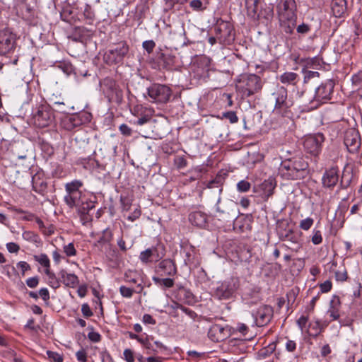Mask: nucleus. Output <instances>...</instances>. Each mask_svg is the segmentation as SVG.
Instances as JSON below:
<instances>
[{
    "label": "nucleus",
    "mask_w": 362,
    "mask_h": 362,
    "mask_svg": "<svg viewBox=\"0 0 362 362\" xmlns=\"http://www.w3.org/2000/svg\"><path fill=\"white\" fill-rule=\"evenodd\" d=\"M253 316L257 325L264 326L270 321L272 316V309L270 306L262 305L253 313Z\"/></svg>",
    "instance_id": "10"
},
{
    "label": "nucleus",
    "mask_w": 362,
    "mask_h": 362,
    "mask_svg": "<svg viewBox=\"0 0 362 362\" xmlns=\"http://www.w3.org/2000/svg\"><path fill=\"white\" fill-rule=\"evenodd\" d=\"M139 259L145 264L152 262L153 259L151 250L148 248L146 250L142 251L139 255Z\"/></svg>",
    "instance_id": "30"
},
{
    "label": "nucleus",
    "mask_w": 362,
    "mask_h": 362,
    "mask_svg": "<svg viewBox=\"0 0 362 362\" xmlns=\"http://www.w3.org/2000/svg\"><path fill=\"white\" fill-rule=\"evenodd\" d=\"M76 358L80 362H86L87 361V354L86 351L83 349L78 351L76 354Z\"/></svg>",
    "instance_id": "47"
},
{
    "label": "nucleus",
    "mask_w": 362,
    "mask_h": 362,
    "mask_svg": "<svg viewBox=\"0 0 362 362\" xmlns=\"http://www.w3.org/2000/svg\"><path fill=\"white\" fill-rule=\"evenodd\" d=\"M332 89L333 84L331 82L320 86L315 91V100L317 101H322L329 99Z\"/></svg>",
    "instance_id": "15"
},
{
    "label": "nucleus",
    "mask_w": 362,
    "mask_h": 362,
    "mask_svg": "<svg viewBox=\"0 0 362 362\" xmlns=\"http://www.w3.org/2000/svg\"><path fill=\"white\" fill-rule=\"evenodd\" d=\"M314 220L312 218L308 217L300 221L299 227L303 230H308L313 225Z\"/></svg>",
    "instance_id": "35"
},
{
    "label": "nucleus",
    "mask_w": 362,
    "mask_h": 362,
    "mask_svg": "<svg viewBox=\"0 0 362 362\" xmlns=\"http://www.w3.org/2000/svg\"><path fill=\"white\" fill-rule=\"evenodd\" d=\"M129 52V47L125 42H119L109 49L105 54V59L108 64L120 62Z\"/></svg>",
    "instance_id": "5"
},
{
    "label": "nucleus",
    "mask_w": 362,
    "mask_h": 362,
    "mask_svg": "<svg viewBox=\"0 0 362 362\" xmlns=\"http://www.w3.org/2000/svg\"><path fill=\"white\" fill-rule=\"evenodd\" d=\"M142 46L148 53H151L156 46V43L153 40H146L143 42Z\"/></svg>",
    "instance_id": "44"
},
{
    "label": "nucleus",
    "mask_w": 362,
    "mask_h": 362,
    "mask_svg": "<svg viewBox=\"0 0 362 362\" xmlns=\"http://www.w3.org/2000/svg\"><path fill=\"white\" fill-rule=\"evenodd\" d=\"M338 179L337 169L331 168L325 172L322 177V183L327 187H332L337 183Z\"/></svg>",
    "instance_id": "14"
},
{
    "label": "nucleus",
    "mask_w": 362,
    "mask_h": 362,
    "mask_svg": "<svg viewBox=\"0 0 362 362\" xmlns=\"http://www.w3.org/2000/svg\"><path fill=\"white\" fill-rule=\"evenodd\" d=\"M336 279L339 281H344L347 278L346 272L343 269L342 271L335 272Z\"/></svg>",
    "instance_id": "58"
},
{
    "label": "nucleus",
    "mask_w": 362,
    "mask_h": 362,
    "mask_svg": "<svg viewBox=\"0 0 362 362\" xmlns=\"http://www.w3.org/2000/svg\"><path fill=\"white\" fill-rule=\"evenodd\" d=\"M275 105L274 112L284 115L293 105V101L287 98V90L284 87H279L272 94Z\"/></svg>",
    "instance_id": "4"
},
{
    "label": "nucleus",
    "mask_w": 362,
    "mask_h": 362,
    "mask_svg": "<svg viewBox=\"0 0 362 362\" xmlns=\"http://www.w3.org/2000/svg\"><path fill=\"white\" fill-rule=\"evenodd\" d=\"M332 282L329 280L325 281L324 283L320 285V290L322 293H327L332 288Z\"/></svg>",
    "instance_id": "48"
},
{
    "label": "nucleus",
    "mask_w": 362,
    "mask_h": 362,
    "mask_svg": "<svg viewBox=\"0 0 362 362\" xmlns=\"http://www.w3.org/2000/svg\"><path fill=\"white\" fill-rule=\"evenodd\" d=\"M322 242V236L321 231L319 230H314L312 236V243L314 245H319Z\"/></svg>",
    "instance_id": "39"
},
{
    "label": "nucleus",
    "mask_w": 362,
    "mask_h": 362,
    "mask_svg": "<svg viewBox=\"0 0 362 362\" xmlns=\"http://www.w3.org/2000/svg\"><path fill=\"white\" fill-rule=\"evenodd\" d=\"M34 259L39 264L45 268V274H49L50 261L49 257L45 254H40V255H35Z\"/></svg>",
    "instance_id": "25"
},
{
    "label": "nucleus",
    "mask_w": 362,
    "mask_h": 362,
    "mask_svg": "<svg viewBox=\"0 0 362 362\" xmlns=\"http://www.w3.org/2000/svg\"><path fill=\"white\" fill-rule=\"evenodd\" d=\"M344 144L351 153L358 152L361 146V139L358 131L349 129L345 132Z\"/></svg>",
    "instance_id": "8"
},
{
    "label": "nucleus",
    "mask_w": 362,
    "mask_h": 362,
    "mask_svg": "<svg viewBox=\"0 0 362 362\" xmlns=\"http://www.w3.org/2000/svg\"><path fill=\"white\" fill-rule=\"evenodd\" d=\"M112 238V232L109 229H105L103 231L102 236L100 238L98 242L101 243H109Z\"/></svg>",
    "instance_id": "36"
},
{
    "label": "nucleus",
    "mask_w": 362,
    "mask_h": 362,
    "mask_svg": "<svg viewBox=\"0 0 362 362\" xmlns=\"http://www.w3.org/2000/svg\"><path fill=\"white\" fill-rule=\"evenodd\" d=\"M331 9L335 17H341L346 11V0H332Z\"/></svg>",
    "instance_id": "18"
},
{
    "label": "nucleus",
    "mask_w": 362,
    "mask_h": 362,
    "mask_svg": "<svg viewBox=\"0 0 362 362\" xmlns=\"http://www.w3.org/2000/svg\"><path fill=\"white\" fill-rule=\"evenodd\" d=\"M124 355V359L127 362H134V356L133 351L129 349H124L123 352Z\"/></svg>",
    "instance_id": "43"
},
{
    "label": "nucleus",
    "mask_w": 362,
    "mask_h": 362,
    "mask_svg": "<svg viewBox=\"0 0 362 362\" xmlns=\"http://www.w3.org/2000/svg\"><path fill=\"white\" fill-rule=\"evenodd\" d=\"M119 291L121 295L125 298H131L134 292V291L132 288H129L124 286H122L119 288Z\"/></svg>",
    "instance_id": "42"
},
{
    "label": "nucleus",
    "mask_w": 362,
    "mask_h": 362,
    "mask_svg": "<svg viewBox=\"0 0 362 362\" xmlns=\"http://www.w3.org/2000/svg\"><path fill=\"white\" fill-rule=\"evenodd\" d=\"M260 187L263 191V195L266 197H269L273 194V191L275 188V184L272 179H268L262 183Z\"/></svg>",
    "instance_id": "22"
},
{
    "label": "nucleus",
    "mask_w": 362,
    "mask_h": 362,
    "mask_svg": "<svg viewBox=\"0 0 362 362\" xmlns=\"http://www.w3.org/2000/svg\"><path fill=\"white\" fill-rule=\"evenodd\" d=\"M189 220L196 226L204 227L206 223V216L202 212L195 211L190 214Z\"/></svg>",
    "instance_id": "21"
},
{
    "label": "nucleus",
    "mask_w": 362,
    "mask_h": 362,
    "mask_svg": "<svg viewBox=\"0 0 362 362\" xmlns=\"http://www.w3.org/2000/svg\"><path fill=\"white\" fill-rule=\"evenodd\" d=\"M296 348V344L294 341L288 340L286 344V349L288 351H293Z\"/></svg>",
    "instance_id": "60"
},
{
    "label": "nucleus",
    "mask_w": 362,
    "mask_h": 362,
    "mask_svg": "<svg viewBox=\"0 0 362 362\" xmlns=\"http://www.w3.org/2000/svg\"><path fill=\"white\" fill-rule=\"evenodd\" d=\"M34 120L39 127H47L52 120V113L47 107H41L34 115Z\"/></svg>",
    "instance_id": "12"
},
{
    "label": "nucleus",
    "mask_w": 362,
    "mask_h": 362,
    "mask_svg": "<svg viewBox=\"0 0 362 362\" xmlns=\"http://www.w3.org/2000/svg\"><path fill=\"white\" fill-rule=\"evenodd\" d=\"M323 329V325L320 323V320H317L309 325L308 333L310 336L316 337L321 333Z\"/></svg>",
    "instance_id": "23"
},
{
    "label": "nucleus",
    "mask_w": 362,
    "mask_h": 362,
    "mask_svg": "<svg viewBox=\"0 0 362 362\" xmlns=\"http://www.w3.org/2000/svg\"><path fill=\"white\" fill-rule=\"evenodd\" d=\"M6 248L8 251L11 253H16L18 252L20 247L15 243H8L6 244Z\"/></svg>",
    "instance_id": "50"
},
{
    "label": "nucleus",
    "mask_w": 362,
    "mask_h": 362,
    "mask_svg": "<svg viewBox=\"0 0 362 362\" xmlns=\"http://www.w3.org/2000/svg\"><path fill=\"white\" fill-rule=\"evenodd\" d=\"M17 267L21 269L23 275L25 274V272L30 269V265L24 261L19 262L17 264Z\"/></svg>",
    "instance_id": "56"
},
{
    "label": "nucleus",
    "mask_w": 362,
    "mask_h": 362,
    "mask_svg": "<svg viewBox=\"0 0 362 362\" xmlns=\"http://www.w3.org/2000/svg\"><path fill=\"white\" fill-rule=\"evenodd\" d=\"M279 18L281 25L284 28L287 33H291L296 25V17L293 11L281 12L279 14Z\"/></svg>",
    "instance_id": "11"
},
{
    "label": "nucleus",
    "mask_w": 362,
    "mask_h": 362,
    "mask_svg": "<svg viewBox=\"0 0 362 362\" xmlns=\"http://www.w3.org/2000/svg\"><path fill=\"white\" fill-rule=\"evenodd\" d=\"M308 321V317L306 316H301L297 320V324L301 331H303L304 329V328L305 327Z\"/></svg>",
    "instance_id": "51"
},
{
    "label": "nucleus",
    "mask_w": 362,
    "mask_h": 362,
    "mask_svg": "<svg viewBox=\"0 0 362 362\" xmlns=\"http://www.w3.org/2000/svg\"><path fill=\"white\" fill-rule=\"evenodd\" d=\"M47 355L48 358L54 362H62L64 359L63 356L57 352L47 351Z\"/></svg>",
    "instance_id": "37"
},
{
    "label": "nucleus",
    "mask_w": 362,
    "mask_h": 362,
    "mask_svg": "<svg viewBox=\"0 0 362 362\" xmlns=\"http://www.w3.org/2000/svg\"><path fill=\"white\" fill-rule=\"evenodd\" d=\"M64 252L67 256L76 255V251L73 243H69L64 247Z\"/></svg>",
    "instance_id": "40"
},
{
    "label": "nucleus",
    "mask_w": 362,
    "mask_h": 362,
    "mask_svg": "<svg viewBox=\"0 0 362 362\" xmlns=\"http://www.w3.org/2000/svg\"><path fill=\"white\" fill-rule=\"evenodd\" d=\"M148 95L153 103H166L171 97L172 90L165 85L153 84L148 88Z\"/></svg>",
    "instance_id": "3"
},
{
    "label": "nucleus",
    "mask_w": 362,
    "mask_h": 362,
    "mask_svg": "<svg viewBox=\"0 0 362 362\" xmlns=\"http://www.w3.org/2000/svg\"><path fill=\"white\" fill-rule=\"evenodd\" d=\"M84 198L82 197L81 192L66 194L64 196V202L71 208L79 207Z\"/></svg>",
    "instance_id": "16"
},
{
    "label": "nucleus",
    "mask_w": 362,
    "mask_h": 362,
    "mask_svg": "<svg viewBox=\"0 0 362 362\" xmlns=\"http://www.w3.org/2000/svg\"><path fill=\"white\" fill-rule=\"evenodd\" d=\"M82 182L79 180H73L70 182H68L65 185L66 192V194H71L80 192V188L82 187Z\"/></svg>",
    "instance_id": "26"
},
{
    "label": "nucleus",
    "mask_w": 362,
    "mask_h": 362,
    "mask_svg": "<svg viewBox=\"0 0 362 362\" xmlns=\"http://www.w3.org/2000/svg\"><path fill=\"white\" fill-rule=\"evenodd\" d=\"M39 296L42 298L45 302H47L49 299V293L46 288H41L39 291Z\"/></svg>",
    "instance_id": "54"
},
{
    "label": "nucleus",
    "mask_w": 362,
    "mask_h": 362,
    "mask_svg": "<svg viewBox=\"0 0 362 362\" xmlns=\"http://www.w3.org/2000/svg\"><path fill=\"white\" fill-rule=\"evenodd\" d=\"M235 88L243 97H250L262 89V83L255 74H243L237 79Z\"/></svg>",
    "instance_id": "2"
},
{
    "label": "nucleus",
    "mask_w": 362,
    "mask_h": 362,
    "mask_svg": "<svg viewBox=\"0 0 362 362\" xmlns=\"http://www.w3.org/2000/svg\"><path fill=\"white\" fill-rule=\"evenodd\" d=\"M153 255V259L155 262H157L165 256L164 249L162 246L160 247H155L152 248H149Z\"/></svg>",
    "instance_id": "29"
},
{
    "label": "nucleus",
    "mask_w": 362,
    "mask_h": 362,
    "mask_svg": "<svg viewBox=\"0 0 362 362\" xmlns=\"http://www.w3.org/2000/svg\"><path fill=\"white\" fill-rule=\"evenodd\" d=\"M59 275L64 284L66 286L74 288L79 283L78 276L74 274L68 273L64 270H62L59 272Z\"/></svg>",
    "instance_id": "17"
},
{
    "label": "nucleus",
    "mask_w": 362,
    "mask_h": 362,
    "mask_svg": "<svg viewBox=\"0 0 362 362\" xmlns=\"http://www.w3.org/2000/svg\"><path fill=\"white\" fill-rule=\"evenodd\" d=\"M140 216H141V210H140L139 207H136V208H135L134 211L129 216H127V219L131 221H134L136 219L139 218Z\"/></svg>",
    "instance_id": "49"
},
{
    "label": "nucleus",
    "mask_w": 362,
    "mask_h": 362,
    "mask_svg": "<svg viewBox=\"0 0 362 362\" xmlns=\"http://www.w3.org/2000/svg\"><path fill=\"white\" fill-rule=\"evenodd\" d=\"M224 332L225 329L222 326L214 325L210 328L209 336L213 341H222L226 337Z\"/></svg>",
    "instance_id": "19"
},
{
    "label": "nucleus",
    "mask_w": 362,
    "mask_h": 362,
    "mask_svg": "<svg viewBox=\"0 0 362 362\" xmlns=\"http://www.w3.org/2000/svg\"><path fill=\"white\" fill-rule=\"evenodd\" d=\"M294 4L293 0H284L278 6V14L281 12H287L288 11H293L292 6Z\"/></svg>",
    "instance_id": "28"
},
{
    "label": "nucleus",
    "mask_w": 362,
    "mask_h": 362,
    "mask_svg": "<svg viewBox=\"0 0 362 362\" xmlns=\"http://www.w3.org/2000/svg\"><path fill=\"white\" fill-rule=\"evenodd\" d=\"M238 288L235 279L225 281L216 289V296L219 299H228L233 295Z\"/></svg>",
    "instance_id": "9"
},
{
    "label": "nucleus",
    "mask_w": 362,
    "mask_h": 362,
    "mask_svg": "<svg viewBox=\"0 0 362 362\" xmlns=\"http://www.w3.org/2000/svg\"><path fill=\"white\" fill-rule=\"evenodd\" d=\"M223 117L228 119L230 122V123H235L238 120L236 114L232 111L223 113Z\"/></svg>",
    "instance_id": "46"
},
{
    "label": "nucleus",
    "mask_w": 362,
    "mask_h": 362,
    "mask_svg": "<svg viewBox=\"0 0 362 362\" xmlns=\"http://www.w3.org/2000/svg\"><path fill=\"white\" fill-rule=\"evenodd\" d=\"M309 26L306 24H301L297 27V32L301 34L307 33L309 31Z\"/></svg>",
    "instance_id": "59"
},
{
    "label": "nucleus",
    "mask_w": 362,
    "mask_h": 362,
    "mask_svg": "<svg viewBox=\"0 0 362 362\" xmlns=\"http://www.w3.org/2000/svg\"><path fill=\"white\" fill-rule=\"evenodd\" d=\"M280 81L284 84H296L298 75L294 72H285L279 77Z\"/></svg>",
    "instance_id": "24"
},
{
    "label": "nucleus",
    "mask_w": 362,
    "mask_h": 362,
    "mask_svg": "<svg viewBox=\"0 0 362 362\" xmlns=\"http://www.w3.org/2000/svg\"><path fill=\"white\" fill-rule=\"evenodd\" d=\"M16 37L8 29L0 30V54H6L12 52L16 47Z\"/></svg>",
    "instance_id": "6"
},
{
    "label": "nucleus",
    "mask_w": 362,
    "mask_h": 362,
    "mask_svg": "<svg viewBox=\"0 0 362 362\" xmlns=\"http://www.w3.org/2000/svg\"><path fill=\"white\" fill-rule=\"evenodd\" d=\"M147 362H162L160 357L150 356L146 358Z\"/></svg>",
    "instance_id": "64"
},
{
    "label": "nucleus",
    "mask_w": 362,
    "mask_h": 362,
    "mask_svg": "<svg viewBox=\"0 0 362 362\" xmlns=\"http://www.w3.org/2000/svg\"><path fill=\"white\" fill-rule=\"evenodd\" d=\"M288 226V222L287 220H281L279 222V232L281 235V237L284 238H288L289 235L292 233V230L291 228H288V230H285V231H282L281 228L283 227H286Z\"/></svg>",
    "instance_id": "32"
},
{
    "label": "nucleus",
    "mask_w": 362,
    "mask_h": 362,
    "mask_svg": "<svg viewBox=\"0 0 362 362\" xmlns=\"http://www.w3.org/2000/svg\"><path fill=\"white\" fill-rule=\"evenodd\" d=\"M189 4L192 8L196 10L201 8L202 6V2L200 0H192Z\"/></svg>",
    "instance_id": "61"
},
{
    "label": "nucleus",
    "mask_w": 362,
    "mask_h": 362,
    "mask_svg": "<svg viewBox=\"0 0 362 362\" xmlns=\"http://www.w3.org/2000/svg\"><path fill=\"white\" fill-rule=\"evenodd\" d=\"M158 272L165 275H173L176 272V268L173 261L164 259L159 263Z\"/></svg>",
    "instance_id": "20"
},
{
    "label": "nucleus",
    "mask_w": 362,
    "mask_h": 362,
    "mask_svg": "<svg viewBox=\"0 0 362 362\" xmlns=\"http://www.w3.org/2000/svg\"><path fill=\"white\" fill-rule=\"evenodd\" d=\"M153 280L154 282L158 285L163 286L165 288H171L173 284L174 281L172 279L166 278V279H160L158 277H153Z\"/></svg>",
    "instance_id": "33"
},
{
    "label": "nucleus",
    "mask_w": 362,
    "mask_h": 362,
    "mask_svg": "<svg viewBox=\"0 0 362 362\" xmlns=\"http://www.w3.org/2000/svg\"><path fill=\"white\" fill-rule=\"evenodd\" d=\"M47 275L48 276V283L49 286L54 288H58L59 286V283L56 279L54 274L49 271V274Z\"/></svg>",
    "instance_id": "41"
},
{
    "label": "nucleus",
    "mask_w": 362,
    "mask_h": 362,
    "mask_svg": "<svg viewBox=\"0 0 362 362\" xmlns=\"http://www.w3.org/2000/svg\"><path fill=\"white\" fill-rule=\"evenodd\" d=\"M259 0H245L247 13L250 16H255L257 13Z\"/></svg>",
    "instance_id": "27"
},
{
    "label": "nucleus",
    "mask_w": 362,
    "mask_h": 362,
    "mask_svg": "<svg viewBox=\"0 0 362 362\" xmlns=\"http://www.w3.org/2000/svg\"><path fill=\"white\" fill-rule=\"evenodd\" d=\"M341 308V301L338 296H334L329 303L327 310V314L332 320H337L340 317L339 310Z\"/></svg>",
    "instance_id": "13"
},
{
    "label": "nucleus",
    "mask_w": 362,
    "mask_h": 362,
    "mask_svg": "<svg viewBox=\"0 0 362 362\" xmlns=\"http://www.w3.org/2000/svg\"><path fill=\"white\" fill-rule=\"evenodd\" d=\"M308 167L303 158H293L283 161L279 170L283 177L288 180H298L305 177Z\"/></svg>",
    "instance_id": "1"
},
{
    "label": "nucleus",
    "mask_w": 362,
    "mask_h": 362,
    "mask_svg": "<svg viewBox=\"0 0 362 362\" xmlns=\"http://www.w3.org/2000/svg\"><path fill=\"white\" fill-rule=\"evenodd\" d=\"M121 133L124 136H130L132 134V129L127 124H122L119 127Z\"/></svg>",
    "instance_id": "55"
},
{
    "label": "nucleus",
    "mask_w": 362,
    "mask_h": 362,
    "mask_svg": "<svg viewBox=\"0 0 362 362\" xmlns=\"http://www.w3.org/2000/svg\"><path fill=\"white\" fill-rule=\"evenodd\" d=\"M129 337L132 339H136L138 341L140 344H141L145 348L150 349L151 347V343L148 341V339L146 337L145 339H143L138 336L136 334H134L132 332L129 333Z\"/></svg>",
    "instance_id": "31"
},
{
    "label": "nucleus",
    "mask_w": 362,
    "mask_h": 362,
    "mask_svg": "<svg viewBox=\"0 0 362 362\" xmlns=\"http://www.w3.org/2000/svg\"><path fill=\"white\" fill-rule=\"evenodd\" d=\"M319 77V73L313 71H305L304 72V82H308L311 78Z\"/></svg>",
    "instance_id": "45"
},
{
    "label": "nucleus",
    "mask_w": 362,
    "mask_h": 362,
    "mask_svg": "<svg viewBox=\"0 0 362 362\" xmlns=\"http://www.w3.org/2000/svg\"><path fill=\"white\" fill-rule=\"evenodd\" d=\"M149 120V117H147V116H145V117H142L141 118H139L137 121V124L139 125H143L144 124H146V122H148Z\"/></svg>",
    "instance_id": "63"
},
{
    "label": "nucleus",
    "mask_w": 362,
    "mask_h": 362,
    "mask_svg": "<svg viewBox=\"0 0 362 362\" xmlns=\"http://www.w3.org/2000/svg\"><path fill=\"white\" fill-rule=\"evenodd\" d=\"M88 339L93 342H98L101 339V336L98 332H90L88 333Z\"/></svg>",
    "instance_id": "57"
},
{
    "label": "nucleus",
    "mask_w": 362,
    "mask_h": 362,
    "mask_svg": "<svg viewBox=\"0 0 362 362\" xmlns=\"http://www.w3.org/2000/svg\"><path fill=\"white\" fill-rule=\"evenodd\" d=\"M39 283L37 277H31L26 280V284L30 288H35Z\"/></svg>",
    "instance_id": "52"
},
{
    "label": "nucleus",
    "mask_w": 362,
    "mask_h": 362,
    "mask_svg": "<svg viewBox=\"0 0 362 362\" xmlns=\"http://www.w3.org/2000/svg\"><path fill=\"white\" fill-rule=\"evenodd\" d=\"M81 312L83 316L88 317L93 315V313L88 304H83L81 306Z\"/></svg>",
    "instance_id": "53"
},
{
    "label": "nucleus",
    "mask_w": 362,
    "mask_h": 362,
    "mask_svg": "<svg viewBox=\"0 0 362 362\" xmlns=\"http://www.w3.org/2000/svg\"><path fill=\"white\" fill-rule=\"evenodd\" d=\"M143 322H144L145 324H151V325H154L155 324V320L153 319V317L148 315V314H146L143 316Z\"/></svg>",
    "instance_id": "62"
},
{
    "label": "nucleus",
    "mask_w": 362,
    "mask_h": 362,
    "mask_svg": "<svg viewBox=\"0 0 362 362\" xmlns=\"http://www.w3.org/2000/svg\"><path fill=\"white\" fill-rule=\"evenodd\" d=\"M250 183L246 180H241L237 184V189L240 192H246L250 189Z\"/></svg>",
    "instance_id": "38"
},
{
    "label": "nucleus",
    "mask_w": 362,
    "mask_h": 362,
    "mask_svg": "<svg viewBox=\"0 0 362 362\" xmlns=\"http://www.w3.org/2000/svg\"><path fill=\"white\" fill-rule=\"evenodd\" d=\"M323 141L324 136L322 134L309 135L305 138L303 146L308 153L317 156L321 151V145Z\"/></svg>",
    "instance_id": "7"
},
{
    "label": "nucleus",
    "mask_w": 362,
    "mask_h": 362,
    "mask_svg": "<svg viewBox=\"0 0 362 362\" xmlns=\"http://www.w3.org/2000/svg\"><path fill=\"white\" fill-rule=\"evenodd\" d=\"M95 207L94 202L93 201H83L81 204L80 206L78 207V210L83 213L86 214L88 212L89 210L93 209Z\"/></svg>",
    "instance_id": "34"
}]
</instances>
